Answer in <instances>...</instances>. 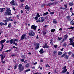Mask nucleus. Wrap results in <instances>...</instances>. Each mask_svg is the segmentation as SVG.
I'll return each instance as SVG.
<instances>
[{
    "label": "nucleus",
    "instance_id": "obj_42",
    "mask_svg": "<svg viewBox=\"0 0 74 74\" xmlns=\"http://www.w3.org/2000/svg\"><path fill=\"white\" fill-rule=\"evenodd\" d=\"M22 62H24V59H21L20 60Z\"/></svg>",
    "mask_w": 74,
    "mask_h": 74
},
{
    "label": "nucleus",
    "instance_id": "obj_47",
    "mask_svg": "<svg viewBox=\"0 0 74 74\" xmlns=\"http://www.w3.org/2000/svg\"><path fill=\"white\" fill-rule=\"evenodd\" d=\"M17 68V66L16 65H15L14 66V69H16Z\"/></svg>",
    "mask_w": 74,
    "mask_h": 74
},
{
    "label": "nucleus",
    "instance_id": "obj_57",
    "mask_svg": "<svg viewBox=\"0 0 74 74\" xmlns=\"http://www.w3.org/2000/svg\"><path fill=\"white\" fill-rule=\"evenodd\" d=\"M43 61H44V60H43V59H41L40 60V62H43Z\"/></svg>",
    "mask_w": 74,
    "mask_h": 74
},
{
    "label": "nucleus",
    "instance_id": "obj_64",
    "mask_svg": "<svg viewBox=\"0 0 74 74\" xmlns=\"http://www.w3.org/2000/svg\"><path fill=\"white\" fill-rule=\"evenodd\" d=\"M44 27H48V26L47 25H45L44 26Z\"/></svg>",
    "mask_w": 74,
    "mask_h": 74
},
{
    "label": "nucleus",
    "instance_id": "obj_26",
    "mask_svg": "<svg viewBox=\"0 0 74 74\" xmlns=\"http://www.w3.org/2000/svg\"><path fill=\"white\" fill-rule=\"evenodd\" d=\"M48 12H47L46 13H44L43 14V16H45L46 15H48Z\"/></svg>",
    "mask_w": 74,
    "mask_h": 74
},
{
    "label": "nucleus",
    "instance_id": "obj_34",
    "mask_svg": "<svg viewBox=\"0 0 74 74\" xmlns=\"http://www.w3.org/2000/svg\"><path fill=\"white\" fill-rule=\"evenodd\" d=\"M62 52L60 51L58 52V55H62Z\"/></svg>",
    "mask_w": 74,
    "mask_h": 74
},
{
    "label": "nucleus",
    "instance_id": "obj_23",
    "mask_svg": "<svg viewBox=\"0 0 74 74\" xmlns=\"http://www.w3.org/2000/svg\"><path fill=\"white\" fill-rule=\"evenodd\" d=\"M64 58L65 59H68V58H69V56H68L67 55H66V54L65 55Z\"/></svg>",
    "mask_w": 74,
    "mask_h": 74
},
{
    "label": "nucleus",
    "instance_id": "obj_4",
    "mask_svg": "<svg viewBox=\"0 0 74 74\" xmlns=\"http://www.w3.org/2000/svg\"><path fill=\"white\" fill-rule=\"evenodd\" d=\"M10 43L11 45L12 44H13L15 45L16 46H17L18 45V44L15 42V40H14V39H12L10 40Z\"/></svg>",
    "mask_w": 74,
    "mask_h": 74
},
{
    "label": "nucleus",
    "instance_id": "obj_6",
    "mask_svg": "<svg viewBox=\"0 0 74 74\" xmlns=\"http://www.w3.org/2000/svg\"><path fill=\"white\" fill-rule=\"evenodd\" d=\"M35 46H36V47L35 48V49H38L39 48V47H40V43H36L34 44Z\"/></svg>",
    "mask_w": 74,
    "mask_h": 74
},
{
    "label": "nucleus",
    "instance_id": "obj_16",
    "mask_svg": "<svg viewBox=\"0 0 74 74\" xmlns=\"http://www.w3.org/2000/svg\"><path fill=\"white\" fill-rule=\"evenodd\" d=\"M25 8L26 10H29V6H28V5H26L25 6Z\"/></svg>",
    "mask_w": 74,
    "mask_h": 74
},
{
    "label": "nucleus",
    "instance_id": "obj_14",
    "mask_svg": "<svg viewBox=\"0 0 74 74\" xmlns=\"http://www.w3.org/2000/svg\"><path fill=\"white\" fill-rule=\"evenodd\" d=\"M41 19V22H44V21H45V19L44 18V17H42L40 18Z\"/></svg>",
    "mask_w": 74,
    "mask_h": 74
},
{
    "label": "nucleus",
    "instance_id": "obj_55",
    "mask_svg": "<svg viewBox=\"0 0 74 74\" xmlns=\"http://www.w3.org/2000/svg\"><path fill=\"white\" fill-rule=\"evenodd\" d=\"M72 58H73V59H74V54L73 53L72 54Z\"/></svg>",
    "mask_w": 74,
    "mask_h": 74
},
{
    "label": "nucleus",
    "instance_id": "obj_3",
    "mask_svg": "<svg viewBox=\"0 0 74 74\" xmlns=\"http://www.w3.org/2000/svg\"><path fill=\"white\" fill-rule=\"evenodd\" d=\"M62 69H64L61 72V73H63V74H65L67 71V69H66V66H64L63 68H62Z\"/></svg>",
    "mask_w": 74,
    "mask_h": 74
},
{
    "label": "nucleus",
    "instance_id": "obj_36",
    "mask_svg": "<svg viewBox=\"0 0 74 74\" xmlns=\"http://www.w3.org/2000/svg\"><path fill=\"white\" fill-rule=\"evenodd\" d=\"M52 41H53V39L52 38L51 39V40L50 41V42L51 44H52L53 43L52 42Z\"/></svg>",
    "mask_w": 74,
    "mask_h": 74
},
{
    "label": "nucleus",
    "instance_id": "obj_32",
    "mask_svg": "<svg viewBox=\"0 0 74 74\" xmlns=\"http://www.w3.org/2000/svg\"><path fill=\"white\" fill-rule=\"evenodd\" d=\"M69 40H70V42H71V43H72V42H73V39H71V38H70Z\"/></svg>",
    "mask_w": 74,
    "mask_h": 74
},
{
    "label": "nucleus",
    "instance_id": "obj_39",
    "mask_svg": "<svg viewBox=\"0 0 74 74\" xmlns=\"http://www.w3.org/2000/svg\"><path fill=\"white\" fill-rule=\"evenodd\" d=\"M69 4V5H70V6H72V5H73V4L72 3L70 2Z\"/></svg>",
    "mask_w": 74,
    "mask_h": 74
},
{
    "label": "nucleus",
    "instance_id": "obj_61",
    "mask_svg": "<svg viewBox=\"0 0 74 74\" xmlns=\"http://www.w3.org/2000/svg\"><path fill=\"white\" fill-rule=\"evenodd\" d=\"M23 12V11L21 10V14H22Z\"/></svg>",
    "mask_w": 74,
    "mask_h": 74
},
{
    "label": "nucleus",
    "instance_id": "obj_41",
    "mask_svg": "<svg viewBox=\"0 0 74 74\" xmlns=\"http://www.w3.org/2000/svg\"><path fill=\"white\" fill-rule=\"evenodd\" d=\"M74 27H71L70 28H68V29H71L72 30H73V29H74Z\"/></svg>",
    "mask_w": 74,
    "mask_h": 74
},
{
    "label": "nucleus",
    "instance_id": "obj_62",
    "mask_svg": "<svg viewBox=\"0 0 74 74\" xmlns=\"http://www.w3.org/2000/svg\"><path fill=\"white\" fill-rule=\"evenodd\" d=\"M10 42V40H8L7 41L6 43H8V42Z\"/></svg>",
    "mask_w": 74,
    "mask_h": 74
},
{
    "label": "nucleus",
    "instance_id": "obj_38",
    "mask_svg": "<svg viewBox=\"0 0 74 74\" xmlns=\"http://www.w3.org/2000/svg\"><path fill=\"white\" fill-rule=\"evenodd\" d=\"M40 18L38 21H36V22H41V20H40Z\"/></svg>",
    "mask_w": 74,
    "mask_h": 74
},
{
    "label": "nucleus",
    "instance_id": "obj_9",
    "mask_svg": "<svg viewBox=\"0 0 74 74\" xmlns=\"http://www.w3.org/2000/svg\"><path fill=\"white\" fill-rule=\"evenodd\" d=\"M0 25L1 26H7V23H5L4 24V23L1 22H0Z\"/></svg>",
    "mask_w": 74,
    "mask_h": 74
},
{
    "label": "nucleus",
    "instance_id": "obj_18",
    "mask_svg": "<svg viewBox=\"0 0 74 74\" xmlns=\"http://www.w3.org/2000/svg\"><path fill=\"white\" fill-rule=\"evenodd\" d=\"M74 21H73V20H72L70 22V25H74V23H73V22H74Z\"/></svg>",
    "mask_w": 74,
    "mask_h": 74
},
{
    "label": "nucleus",
    "instance_id": "obj_52",
    "mask_svg": "<svg viewBox=\"0 0 74 74\" xmlns=\"http://www.w3.org/2000/svg\"><path fill=\"white\" fill-rule=\"evenodd\" d=\"M45 19H46V20H48V17L46 16L45 17Z\"/></svg>",
    "mask_w": 74,
    "mask_h": 74
},
{
    "label": "nucleus",
    "instance_id": "obj_28",
    "mask_svg": "<svg viewBox=\"0 0 74 74\" xmlns=\"http://www.w3.org/2000/svg\"><path fill=\"white\" fill-rule=\"evenodd\" d=\"M0 12H3V9L2 8H0Z\"/></svg>",
    "mask_w": 74,
    "mask_h": 74
},
{
    "label": "nucleus",
    "instance_id": "obj_54",
    "mask_svg": "<svg viewBox=\"0 0 74 74\" xmlns=\"http://www.w3.org/2000/svg\"><path fill=\"white\" fill-rule=\"evenodd\" d=\"M72 45L74 47V42L72 43Z\"/></svg>",
    "mask_w": 74,
    "mask_h": 74
},
{
    "label": "nucleus",
    "instance_id": "obj_17",
    "mask_svg": "<svg viewBox=\"0 0 74 74\" xmlns=\"http://www.w3.org/2000/svg\"><path fill=\"white\" fill-rule=\"evenodd\" d=\"M19 69L20 71H22L24 70V67H23V66H22L21 68H20Z\"/></svg>",
    "mask_w": 74,
    "mask_h": 74
},
{
    "label": "nucleus",
    "instance_id": "obj_22",
    "mask_svg": "<svg viewBox=\"0 0 74 74\" xmlns=\"http://www.w3.org/2000/svg\"><path fill=\"white\" fill-rule=\"evenodd\" d=\"M9 19L10 21H12L13 22L14 21V20L12 19V18L11 17H9Z\"/></svg>",
    "mask_w": 74,
    "mask_h": 74
},
{
    "label": "nucleus",
    "instance_id": "obj_27",
    "mask_svg": "<svg viewBox=\"0 0 74 74\" xmlns=\"http://www.w3.org/2000/svg\"><path fill=\"white\" fill-rule=\"evenodd\" d=\"M11 23H10L8 25V27H9V28H11Z\"/></svg>",
    "mask_w": 74,
    "mask_h": 74
},
{
    "label": "nucleus",
    "instance_id": "obj_45",
    "mask_svg": "<svg viewBox=\"0 0 74 74\" xmlns=\"http://www.w3.org/2000/svg\"><path fill=\"white\" fill-rule=\"evenodd\" d=\"M54 47L56 48L58 47V45H54Z\"/></svg>",
    "mask_w": 74,
    "mask_h": 74
},
{
    "label": "nucleus",
    "instance_id": "obj_24",
    "mask_svg": "<svg viewBox=\"0 0 74 74\" xmlns=\"http://www.w3.org/2000/svg\"><path fill=\"white\" fill-rule=\"evenodd\" d=\"M1 46H2V48H1V49L0 50L1 51L3 49V47H4V45L2 44Z\"/></svg>",
    "mask_w": 74,
    "mask_h": 74
},
{
    "label": "nucleus",
    "instance_id": "obj_40",
    "mask_svg": "<svg viewBox=\"0 0 74 74\" xmlns=\"http://www.w3.org/2000/svg\"><path fill=\"white\" fill-rule=\"evenodd\" d=\"M6 22H9L10 21V19H9V17L8 18H7L6 19Z\"/></svg>",
    "mask_w": 74,
    "mask_h": 74
},
{
    "label": "nucleus",
    "instance_id": "obj_49",
    "mask_svg": "<svg viewBox=\"0 0 74 74\" xmlns=\"http://www.w3.org/2000/svg\"><path fill=\"white\" fill-rule=\"evenodd\" d=\"M13 10H14V11H16V9L14 7L12 8Z\"/></svg>",
    "mask_w": 74,
    "mask_h": 74
},
{
    "label": "nucleus",
    "instance_id": "obj_35",
    "mask_svg": "<svg viewBox=\"0 0 74 74\" xmlns=\"http://www.w3.org/2000/svg\"><path fill=\"white\" fill-rule=\"evenodd\" d=\"M51 32H52H52H55V29H51Z\"/></svg>",
    "mask_w": 74,
    "mask_h": 74
},
{
    "label": "nucleus",
    "instance_id": "obj_13",
    "mask_svg": "<svg viewBox=\"0 0 74 74\" xmlns=\"http://www.w3.org/2000/svg\"><path fill=\"white\" fill-rule=\"evenodd\" d=\"M5 41V39H4L3 40H2L0 42V44H3L4 43Z\"/></svg>",
    "mask_w": 74,
    "mask_h": 74
},
{
    "label": "nucleus",
    "instance_id": "obj_63",
    "mask_svg": "<svg viewBox=\"0 0 74 74\" xmlns=\"http://www.w3.org/2000/svg\"><path fill=\"white\" fill-rule=\"evenodd\" d=\"M44 5H45V4H43L41 6V7H44Z\"/></svg>",
    "mask_w": 74,
    "mask_h": 74
},
{
    "label": "nucleus",
    "instance_id": "obj_44",
    "mask_svg": "<svg viewBox=\"0 0 74 74\" xmlns=\"http://www.w3.org/2000/svg\"><path fill=\"white\" fill-rule=\"evenodd\" d=\"M50 14H51V15H53L54 12H50Z\"/></svg>",
    "mask_w": 74,
    "mask_h": 74
},
{
    "label": "nucleus",
    "instance_id": "obj_30",
    "mask_svg": "<svg viewBox=\"0 0 74 74\" xmlns=\"http://www.w3.org/2000/svg\"><path fill=\"white\" fill-rule=\"evenodd\" d=\"M25 67H28L29 66V64H27L25 65Z\"/></svg>",
    "mask_w": 74,
    "mask_h": 74
},
{
    "label": "nucleus",
    "instance_id": "obj_33",
    "mask_svg": "<svg viewBox=\"0 0 74 74\" xmlns=\"http://www.w3.org/2000/svg\"><path fill=\"white\" fill-rule=\"evenodd\" d=\"M45 34H47L46 32H43V36H45Z\"/></svg>",
    "mask_w": 74,
    "mask_h": 74
},
{
    "label": "nucleus",
    "instance_id": "obj_2",
    "mask_svg": "<svg viewBox=\"0 0 74 74\" xmlns=\"http://www.w3.org/2000/svg\"><path fill=\"white\" fill-rule=\"evenodd\" d=\"M28 34L30 37H32V36H34L36 34L33 30H31L28 33Z\"/></svg>",
    "mask_w": 74,
    "mask_h": 74
},
{
    "label": "nucleus",
    "instance_id": "obj_12",
    "mask_svg": "<svg viewBox=\"0 0 74 74\" xmlns=\"http://www.w3.org/2000/svg\"><path fill=\"white\" fill-rule=\"evenodd\" d=\"M0 56H1V58L2 60H3V59H4V58H5V56H4H4H3V54H1L0 55Z\"/></svg>",
    "mask_w": 74,
    "mask_h": 74
},
{
    "label": "nucleus",
    "instance_id": "obj_51",
    "mask_svg": "<svg viewBox=\"0 0 74 74\" xmlns=\"http://www.w3.org/2000/svg\"><path fill=\"white\" fill-rule=\"evenodd\" d=\"M16 56V54H12L11 55L12 57H13V56Z\"/></svg>",
    "mask_w": 74,
    "mask_h": 74
},
{
    "label": "nucleus",
    "instance_id": "obj_15",
    "mask_svg": "<svg viewBox=\"0 0 74 74\" xmlns=\"http://www.w3.org/2000/svg\"><path fill=\"white\" fill-rule=\"evenodd\" d=\"M14 2H15V1L14 0H12V1L10 2V4H12V5H15V4H14Z\"/></svg>",
    "mask_w": 74,
    "mask_h": 74
},
{
    "label": "nucleus",
    "instance_id": "obj_37",
    "mask_svg": "<svg viewBox=\"0 0 74 74\" xmlns=\"http://www.w3.org/2000/svg\"><path fill=\"white\" fill-rule=\"evenodd\" d=\"M66 53H65L63 55H62L61 57V58H63V57H64L65 55H66Z\"/></svg>",
    "mask_w": 74,
    "mask_h": 74
},
{
    "label": "nucleus",
    "instance_id": "obj_60",
    "mask_svg": "<svg viewBox=\"0 0 74 74\" xmlns=\"http://www.w3.org/2000/svg\"><path fill=\"white\" fill-rule=\"evenodd\" d=\"M21 2H23V1H25V0H20Z\"/></svg>",
    "mask_w": 74,
    "mask_h": 74
},
{
    "label": "nucleus",
    "instance_id": "obj_31",
    "mask_svg": "<svg viewBox=\"0 0 74 74\" xmlns=\"http://www.w3.org/2000/svg\"><path fill=\"white\" fill-rule=\"evenodd\" d=\"M22 65L21 64H20L18 65V68L20 69V68L22 67Z\"/></svg>",
    "mask_w": 74,
    "mask_h": 74
},
{
    "label": "nucleus",
    "instance_id": "obj_21",
    "mask_svg": "<svg viewBox=\"0 0 74 74\" xmlns=\"http://www.w3.org/2000/svg\"><path fill=\"white\" fill-rule=\"evenodd\" d=\"M67 34L65 35V36H64V38L65 39V40H66V39L67 38Z\"/></svg>",
    "mask_w": 74,
    "mask_h": 74
},
{
    "label": "nucleus",
    "instance_id": "obj_50",
    "mask_svg": "<svg viewBox=\"0 0 74 74\" xmlns=\"http://www.w3.org/2000/svg\"><path fill=\"white\" fill-rule=\"evenodd\" d=\"M64 7H65V9H66L67 8V5H64Z\"/></svg>",
    "mask_w": 74,
    "mask_h": 74
},
{
    "label": "nucleus",
    "instance_id": "obj_11",
    "mask_svg": "<svg viewBox=\"0 0 74 74\" xmlns=\"http://www.w3.org/2000/svg\"><path fill=\"white\" fill-rule=\"evenodd\" d=\"M43 48H48L49 47L47 45V43H45V45L44 46H43Z\"/></svg>",
    "mask_w": 74,
    "mask_h": 74
},
{
    "label": "nucleus",
    "instance_id": "obj_25",
    "mask_svg": "<svg viewBox=\"0 0 74 74\" xmlns=\"http://www.w3.org/2000/svg\"><path fill=\"white\" fill-rule=\"evenodd\" d=\"M53 4H54V2H53V3H49L48 4L50 6L51 5H53Z\"/></svg>",
    "mask_w": 74,
    "mask_h": 74
},
{
    "label": "nucleus",
    "instance_id": "obj_10",
    "mask_svg": "<svg viewBox=\"0 0 74 74\" xmlns=\"http://www.w3.org/2000/svg\"><path fill=\"white\" fill-rule=\"evenodd\" d=\"M66 18L67 19V21H70L71 20V19L70 18V17L69 16H66Z\"/></svg>",
    "mask_w": 74,
    "mask_h": 74
},
{
    "label": "nucleus",
    "instance_id": "obj_7",
    "mask_svg": "<svg viewBox=\"0 0 74 74\" xmlns=\"http://www.w3.org/2000/svg\"><path fill=\"white\" fill-rule=\"evenodd\" d=\"M31 29L33 30H36L37 26L35 25H32L31 27Z\"/></svg>",
    "mask_w": 74,
    "mask_h": 74
},
{
    "label": "nucleus",
    "instance_id": "obj_29",
    "mask_svg": "<svg viewBox=\"0 0 74 74\" xmlns=\"http://www.w3.org/2000/svg\"><path fill=\"white\" fill-rule=\"evenodd\" d=\"M53 23H55V24H56L57 23V22L55 19L53 20Z\"/></svg>",
    "mask_w": 74,
    "mask_h": 74
},
{
    "label": "nucleus",
    "instance_id": "obj_20",
    "mask_svg": "<svg viewBox=\"0 0 74 74\" xmlns=\"http://www.w3.org/2000/svg\"><path fill=\"white\" fill-rule=\"evenodd\" d=\"M30 71V69H27L24 71V73H26V72H28V71Z\"/></svg>",
    "mask_w": 74,
    "mask_h": 74
},
{
    "label": "nucleus",
    "instance_id": "obj_19",
    "mask_svg": "<svg viewBox=\"0 0 74 74\" xmlns=\"http://www.w3.org/2000/svg\"><path fill=\"white\" fill-rule=\"evenodd\" d=\"M39 52L41 54H42L43 53V49H41L39 51Z\"/></svg>",
    "mask_w": 74,
    "mask_h": 74
},
{
    "label": "nucleus",
    "instance_id": "obj_5",
    "mask_svg": "<svg viewBox=\"0 0 74 74\" xmlns=\"http://www.w3.org/2000/svg\"><path fill=\"white\" fill-rule=\"evenodd\" d=\"M24 38L25 40H26V39L25 34H23L22 35L21 37V39H20V40L22 41V40H23Z\"/></svg>",
    "mask_w": 74,
    "mask_h": 74
},
{
    "label": "nucleus",
    "instance_id": "obj_56",
    "mask_svg": "<svg viewBox=\"0 0 74 74\" xmlns=\"http://www.w3.org/2000/svg\"><path fill=\"white\" fill-rule=\"evenodd\" d=\"M16 16H17V18L18 19H19V15H18Z\"/></svg>",
    "mask_w": 74,
    "mask_h": 74
},
{
    "label": "nucleus",
    "instance_id": "obj_43",
    "mask_svg": "<svg viewBox=\"0 0 74 74\" xmlns=\"http://www.w3.org/2000/svg\"><path fill=\"white\" fill-rule=\"evenodd\" d=\"M58 40H59V41H60V40H61L62 39V37H60V38L58 37Z\"/></svg>",
    "mask_w": 74,
    "mask_h": 74
},
{
    "label": "nucleus",
    "instance_id": "obj_46",
    "mask_svg": "<svg viewBox=\"0 0 74 74\" xmlns=\"http://www.w3.org/2000/svg\"><path fill=\"white\" fill-rule=\"evenodd\" d=\"M3 22H5V23H7V21H6V20H3Z\"/></svg>",
    "mask_w": 74,
    "mask_h": 74
},
{
    "label": "nucleus",
    "instance_id": "obj_59",
    "mask_svg": "<svg viewBox=\"0 0 74 74\" xmlns=\"http://www.w3.org/2000/svg\"><path fill=\"white\" fill-rule=\"evenodd\" d=\"M54 3V4H58V2H56Z\"/></svg>",
    "mask_w": 74,
    "mask_h": 74
},
{
    "label": "nucleus",
    "instance_id": "obj_8",
    "mask_svg": "<svg viewBox=\"0 0 74 74\" xmlns=\"http://www.w3.org/2000/svg\"><path fill=\"white\" fill-rule=\"evenodd\" d=\"M38 17H40V15H39V13H37L36 17L34 18L36 21H37Z\"/></svg>",
    "mask_w": 74,
    "mask_h": 74
},
{
    "label": "nucleus",
    "instance_id": "obj_58",
    "mask_svg": "<svg viewBox=\"0 0 74 74\" xmlns=\"http://www.w3.org/2000/svg\"><path fill=\"white\" fill-rule=\"evenodd\" d=\"M56 53H57V52L56 51H54L53 52V53L54 54H56Z\"/></svg>",
    "mask_w": 74,
    "mask_h": 74
},
{
    "label": "nucleus",
    "instance_id": "obj_53",
    "mask_svg": "<svg viewBox=\"0 0 74 74\" xmlns=\"http://www.w3.org/2000/svg\"><path fill=\"white\" fill-rule=\"evenodd\" d=\"M27 60H25L24 63H27Z\"/></svg>",
    "mask_w": 74,
    "mask_h": 74
},
{
    "label": "nucleus",
    "instance_id": "obj_1",
    "mask_svg": "<svg viewBox=\"0 0 74 74\" xmlns=\"http://www.w3.org/2000/svg\"><path fill=\"white\" fill-rule=\"evenodd\" d=\"M11 10H10V8H8L6 11V12H5V13H4V15H12V14H11Z\"/></svg>",
    "mask_w": 74,
    "mask_h": 74
},
{
    "label": "nucleus",
    "instance_id": "obj_48",
    "mask_svg": "<svg viewBox=\"0 0 74 74\" xmlns=\"http://www.w3.org/2000/svg\"><path fill=\"white\" fill-rule=\"evenodd\" d=\"M14 41H16V42H18V40L16 39H14Z\"/></svg>",
    "mask_w": 74,
    "mask_h": 74
}]
</instances>
